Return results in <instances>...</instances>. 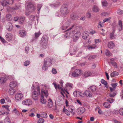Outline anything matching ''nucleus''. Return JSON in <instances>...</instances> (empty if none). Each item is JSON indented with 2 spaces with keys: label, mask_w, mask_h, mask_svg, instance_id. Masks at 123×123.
I'll list each match as a JSON object with an SVG mask.
<instances>
[{
  "label": "nucleus",
  "mask_w": 123,
  "mask_h": 123,
  "mask_svg": "<svg viewBox=\"0 0 123 123\" xmlns=\"http://www.w3.org/2000/svg\"><path fill=\"white\" fill-rule=\"evenodd\" d=\"M75 32L74 30L68 31L66 33L64 36L65 38H69L71 37L74 35L73 37V41L74 42H76L80 37V33L79 32H76L74 34Z\"/></svg>",
  "instance_id": "1"
},
{
  "label": "nucleus",
  "mask_w": 123,
  "mask_h": 123,
  "mask_svg": "<svg viewBox=\"0 0 123 123\" xmlns=\"http://www.w3.org/2000/svg\"><path fill=\"white\" fill-rule=\"evenodd\" d=\"M48 95V92L47 91L43 90H42L40 101L41 104L45 105L46 104L47 101L46 99L44 98V95H45L46 98H47Z\"/></svg>",
  "instance_id": "2"
},
{
  "label": "nucleus",
  "mask_w": 123,
  "mask_h": 123,
  "mask_svg": "<svg viewBox=\"0 0 123 123\" xmlns=\"http://www.w3.org/2000/svg\"><path fill=\"white\" fill-rule=\"evenodd\" d=\"M25 14L26 15H29L30 13L33 12L35 9V7L31 3H29L26 7Z\"/></svg>",
  "instance_id": "3"
},
{
  "label": "nucleus",
  "mask_w": 123,
  "mask_h": 123,
  "mask_svg": "<svg viewBox=\"0 0 123 123\" xmlns=\"http://www.w3.org/2000/svg\"><path fill=\"white\" fill-rule=\"evenodd\" d=\"M63 82L62 80L60 82V85L59 84L57 85L55 83H53V84L55 88L56 89L58 88L59 89H62V91L61 92V94L63 95L64 97H65V96L64 94V93H65V91L68 94H69L68 92L67 91V89H65L64 90L62 89V87L63 84Z\"/></svg>",
  "instance_id": "4"
},
{
  "label": "nucleus",
  "mask_w": 123,
  "mask_h": 123,
  "mask_svg": "<svg viewBox=\"0 0 123 123\" xmlns=\"http://www.w3.org/2000/svg\"><path fill=\"white\" fill-rule=\"evenodd\" d=\"M48 39L47 36L46 35H43L41 41V44L44 48H45L48 44Z\"/></svg>",
  "instance_id": "5"
},
{
  "label": "nucleus",
  "mask_w": 123,
  "mask_h": 123,
  "mask_svg": "<svg viewBox=\"0 0 123 123\" xmlns=\"http://www.w3.org/2000/svg\"><path fill=\"white\" fill-rule=\"evenodd\" d=\"M60 11L62 14L64 16L67 15L69 12L68 6L65 5L62 6L61 7Z\"/></svg>",
  "instance_id": "6"
},
{
  "label": "nucleus",
  "mask_w": 123,
  "mask_h": 123,
  "mask_svg": "<svg viewBox=\"0 0 123 123\" xmlns=\"http://www.w3.org/2000/svg\"><path fill=\"white\" fill-rule=\"evenodd\" d=\"M82 72V71L79 69H76L72 73V75L74 77H78L80 75Z\"/></svg>",
  "instance_id": "7"
},
{
  "label": "nucleus",
  "mask_w": 123,
  "mask_h": 123,
  "mask_svg": "<svg viewBox=\"0 0 123 123\" xmlns=\"http://www.w3.org/2000/svg\"><path fill=\"white\" fill-rule=\"evenodd\" d=\"M44 63L49 67L51 66L52 64V61L51 59L49 58H45L44 60Z\"/></svg>",
  "instance_id": "8"
},
{
  "label": "nucleus",
  "mask_w": 123,
  "mask_h": 123,
  "mask_svg": "<svg viewBox=\"0 0 123 123\" xmlns=\"http://www.w3.org/2000/svg\"><path fill=\"white\" fill-rule=\"evenodd\" d=\"M23 97V95L22 93H17L15 96V98L17 101H20Z\"/></svg>",
  "instance_id": "9"
},
{
  "label": "nucleus",
  "mask_w": 123,
  "mask_h": 123,
  "mask_svg": "<svg viewBox=\"0 0 123 123\" xmlns=\"http://www.w3.org/2000/svg\"><path fill=\"white\" fill-rule=\"evenodd\" d=\"M32 97L34 100H37L38 98V92L36 91H34L32 93Z\"/></svg>",
  "instance_id": "10"
},
{
  "label": "nucleus",
  "mask_w": 123,
  "mask_h": 123,
  "mask_svg": "<svg viewBox=\"0 0 123 123\" xmlns=\"http://www.w3.org/2000/svg\"><path fill=\"white\" fill-rule=\"evenodd\" d=\"M32 102L31 100L30 99L25 100L22 102V104L24 105H31L32 104Z\"/></svg>",
  "instance_id": "11"
},
{
  "label": "nucleus",
  "mask_w": 123,
  "mask_h": 123,
  "mask_svg": "<svg viewBox=\"0 0 123 123\" xmlns=\"http://www.w3.org/2000/svg\"><path fill=\"white\" fill-rule=\"evenodd\" d=\"M89 32L86 31H84L82 34V37L84 39H87V37L89 36Z\"/></svg>",
  "instance_id": "12"
},
{
  "label": "nucleus",
  "mask_w": 123,
  "mask_h": 123,
  "mask_svg": "<svg viewBox=\"0 0 123 123\" xmlns=\"http://www.w3.org/2000/svg\"><path fill=\"white\" fill-rule=\"evenodd\" d=\"M74 109V107L73 106L70 105L68 108V111L70 112L73 115H74L75 114V112Z\"/></svg>",
  "instance_id": "13"
},
{
  "label": "nucleus",
  "mask_w": 123,
  "mask_h": 123,
  "mask_svg": "<svg viewBox=\"0 0 123 123\" xmlns=\"http://www.w3.org/2000/svg\"><path fill=\"white\" fill-rule=\"evenodd\" d=\"M19 33L20 36L22 37L25 36L26 34V32L23 30H20L19 31Z\"/></svg>",
  "instance_id": "14"
},
{
  "label": "nucleus",
  "mask_w": 123,
  "mask_h": 123,
  "mask_svg": "<svg viewBox=\"0 0 123 123\" xmlns=\"http://www.w3.org/2000/svg\"><path fill=\"white\" fill-rule=\"evenodd\" d=\"M85 95L87 97H92V92L88 90L85 91Z\"/></svg>",
  "instance_id": "15"
},
{
  "label": "nucleus",
  "mask_w": 123,
  "mask_h": 123,
  "mask_svg": "<svg viewBox=\"0 0 123 123\" xmlns=\"http://www.w3.org/2000/svg\"><path fill=\"white\" fill-rule=\"evenodd\" d=\"M53 103L51 99L49 98L48 101V106L49 108H51L53 105Z\"/></svg>",
  "instance_id": "16"
},
{
  "label": "nucleus",
  "mask_w": 123,
  "mask_h": 123,
  "mask_svg": "<svg viewBox=\"0 0 123 123\" xmlns=\"http://www.w3.org/2000/svg\"><path fill=\"white\" fill-rule=\"evenodd\" d=\"M85 111V109L83 107H80L77 109V111L79 114H82Z\"/></svg>",
  "instance_id": "17"
},
{
  "label": "nucleus",
  "mask_w": 123,
  "mask_h": 123,
  "mask_svg": "<svg viewBox=\"0 0 123 123\" xmlns=\"http://www.w3.org/2000/svg\"><path fill=\"white\" fill-rule=\"evenodd\" d=\"M17 85V82L15 81H13L11 82L9 84L10 87L12 88H14Z\"/></svg>",
  "instance_id": "18"
},
{
  "label": "nucleus",
  "mask_w": 123,
  "mask_h": 123,
  "mask_svg": "<svg viewBox=\"0 0 123 123\" xmlns=\"http://www.w3.org/2000/svg\"><path fill=\"white\" fill-rule=\"evenodd\" d=\"M97 89L96 87L94 86H91L88 88V90L91 92H93L95 91Z\"/></svg>",
  "instance_id": "19"
},
{
  "label": "nucleus",
  "mask_w": 123,
  "mask_h": 123,
  "mask_svg": "<svg viewBox=\"0 0 123 123\" xmlns=\"http://www.w3.org/2000/svg\"><path fill=\"white\" fill-rule=\"evenodd\" d=\"M108 43V47L110 49H112L114 46V44L113 41L109 42Z\"/></svg>",
  "instance_id": "20"
},
{
  "label": "nucleus",
  "mask_w": 123,
  "mask_h": 123,
  "mask_svg": "<svg viewBox=\"0 0 123 123\" xmlns=\"http://www.w3.org/2000/svg\"><path fill=\"white\" fill-rule=\"evenodd\" d=\"M70 17L73 20H76L79 17L78 16L74 13L72 14L71 15Z\"/></svg>",
  "instance_id": "21"
},
{
  "label": "nucleus",
  "mask_w": 123,
  "mask_h": 123,
  "mask_svg": "<svg viewBox=\"0 0 123 123\" xmlns=\"http://www.w3.org/2000/svg\"><path fill=\"white\" fill-rule=\"evenodd\" d=\"M93 12H97L99 11V9L98 7L95 5H94L92 8Z\"/></svg>",
  "instance_id": "22"
},
{
  "label": "nucleus",
  "mask_w": 123,
  "mask_h": 123,
  "mask_svg": "<svg viewBox=\"0 0 123 123\" xmlns=\"http://www.w3.org/2000/svg\"><path fill=\"white\" fill-rule=\"evenodd\" d=\"M92 75L91 73L89 71H87L86 72L84 73V75L85 77H88Z\"/></svg>",
  "instance_id": "23"
},
{
  "label": "nucleus",
  "mask_w": 123,
  "mask_h": 123,
  "mask_svg": "<svg viewBox=\"0 0 123 123\" xmlns=\"http://www.w3.org/2000/svg\"><path fill=\"white\" fill-rule=\"evenodd\" d=\"M38 83H35L33 84L32 85L31 87V89H34L35 88V87H36L37 91L38 90Z\"/></svg>",
  "instance_id": "24"
},
{
  "label": "nucleus",
  "mask_w": 123,
  "mask_h": 123,
  "mask_svg": "<svg viewBox=\"0 0 123 123\" xmlns=\"http://www.w3.org/2000/svg\"><path fill=\"white\" fill-rule=\"evenodd\" d=\"M47 114L46 113L43 112L40 114H39V118L40 117H43L46 118L47 117Z\"/></svg>",
  "instance_id": "25"
},
{
  "label": "nucleus",
  "mask_w": 123,
  "mask_h": 123,
  "mask_svg": "<svg viewBox=\"0 0 123 123\" xmlns=\"http://www.w3.org/2000/svg\"><path fill=\"white\" fill-rule=\"evenodd\" d=\"M6 20L8 21H11L12 19V17L10 14H8L6 15Z\"/></svg>",
  "instance_id": "26"
},
{
  "label": "nucleus",
  "mask_w": 123,
  "mask_h": 123,
  "mask_svg": "<svg viewBox=\"0 0 123 123\" xmlns=\"http://www.w3.org/2000/svg\"><path fill=\"white\" fill-rule=\"evenodd\" d=\"M104 107L107 108H109L110 107V105L109 103L107 102H105L103 104Z\"/></svg>",
  "instance_id": "27"
},
{
  "label": "nucleus",
  "mask_w": 123,
  "mask_h": 123,
  "mask_svg": "<svg viewBox=\"0 0 123 123\" xmlns=\"http://www.w3.org/2000/svg\"><path fill=\"white\" fill-rule=\"evenodd\" d=\"M12 34L10 33H8L6 36V39L9 40L12 38Z\"/></svg>",
  "instance_id": "28"
},
{
  "label": "nucleus",
  "mask_w": 123,
  "mask_h": 123,
  "mask_svg": "<svg viewBox=\"0 0 123 123\" xmlns=\"http://www.w3.org/2000/svg\"><path fill=\"white\" fill-rule=\"evenodd\" d=\"M118 75V73L116 71H114L112 72L110 74L111 77H112L117 76Z\"/></svg>",
  "instance_id": "29"
},
{
  "label": "nucleus",
  "mask_w": 123,
  "mask_h": 123,
  "mask_svg": "<svg viewBox=\"0 0 123 123\" xmlns=\"http://www.w3.org/2000/svg\"><path fill=\"white\" fill-rule=\"evenodd\" d=\"M118 25L119 26V31H121L122 28V24L121 20H119L118 22Z\"/></svg>",
  "instance_id": "30"
},
{
  "label": "nucleus",
  "mask_w": 123,
  "mask_h": 123,
  "mask_svg": "<svg viewBox=\"0 0 123 123\" xmlns=\"http://www.w3.org/2000/svg\"><path fill=\"white\" fill-rule=\"evenodd\" d=\"M66 87L67 88H69V89H71L73 88V85L71 83H68L66 84Z\"/></svg>",
  "instance_id": "31"
},
{
  "label": "nucleus",
  "mask_w": 123,
  "mask_h": 123,
  "mask_svg": "<svg viewBox=\"0 0 123 123\" xmlns=\"http://www.w3.org/2000/svg\"><path fill=\"white\" fill-rule=\"evenodd\" d=\"M7 80L6 77H1L0 78V82L1 83H3L6 82Z\"/></svg>",
  "instance_id": "32"
},
{
  "label": "nucleus",
  "mask_w": 123,
  "mask_h": 123,
  "mask_svg": "<svg viewBox=\"0 0 123 123\" xmlns=\"http://www.w3.org/2000/svg\"><path fill=\"white\" fill-rule=\"evenodd\" d=\"M111 61H112L111 62V63L112 65L115 68H117V64L115 62L113 61V59H111Z\"/></svg>",
  "instance_id": "33"
},
{
  "label": "nucleus",
  "mask_w": 123,
  "mask_h": 123,
  "mask_svg": "<svg viewBox=\"0 0 123 123\" xmlns=\"http://www.w3.org/2000/svg\"><path fill=\"white\" fill-rule=\"evenodd\" d=\"M8 4V2L6 0L2 1L1 2V5L3 6H6Z\"/></svg>",
  "instance_id": "34"
},
{
  "label": "nucleus",
  "mask_w": 123,
  "mask_h": 123,
  "mask_svg": "<svg viewBox=\"0 0 123 123\" xmlns=\"http://www.w3.org/2000/svg\"><path fill=\"white\" fill-rule=\"evenodd\" d=\"M15 90L12 88H11L9 89V93L11 95H13L15 93Z\"/></svg>",
  "instance_id": "35"
},
{
  "label": "nucleus",
  "mask_w": 123,
  "mask_h": 123,
  "mask_svg": "<svg viewBox=\"0 0 123 123\" xmlns=\"http://www.w3.org/2000/svg\"><path fill=\"white\" fill-rule=\"evenodd\" d=\"M25 20V17H20L19 20V23L20 24H22L24 22Z\"/></svg>",
  "instance_id": "36"
},
{
  "label": "nucleus",
  "mask_w": 123,
  "mask_h": 123,
  "mask_svg": "<svg viewBox=\"0 0 123 123\" xmlns=\"http://www.w3.org/2000/svg\"><path fill=\"white\" fill-rule=\"evenodd\" d=\"M52 7H57L60 5V3L59 2H57L54 4H50L49 5Z\"/></svg>",
  "instance_id": "37"
},
{
  "label": "nucleus",
  "mask_w": 123,
  "mask_h": 123,
  "mask_svg": "<svg viewBox=\"0 0 123 123\" xmlns=\"http://www.w3.org/2000/svg\"><path fill=\"white\" fill-rule=\"evenodd\" d=\"M74 52H73L71 53H70V54L72 56L73 55H74L76 53V52L78 51V49L77 47H74Z\"/></svg>",
  "instance_id": "38"
},
{
  "label": "nucleus",
  "mask_w": 123,
  "mask_h": 123,
  "mask_svg": "<svg viewBox=\"0 0 123 123\" xmlns=\"http://www.w3.org/2000/svg\"><path fill=\"white\" fill-rule=\"evenodd\" d=\"M115 30H113V31L111 33H110V38L111 39H113L114 38V33L115 32Z\"/></svg>",
  "instance_id": "39"
},
{
  "label": "nucleus",
  "mask_w": 123,
  "mask_h": 123,
  "mask_svg": "<svg viewBox=\"0 0 123 123\" xmlns=\"http://www.w3.org/2000/svg\"><path fill=\"white\" fill-rule=\"evenodd\" d=\"M108 3L106 0H104L102 1V5L103 7H105L107 5Z\"/></svg>",
  "instance_id": "40"
},
{
  "label": "nucleus",
  "mask_w": 123,
  "mask_h": 123,
  "mask_svg": "<svg viewBox=\"0 0 123 123\" xmlns=\"http://www.w3.org/2000/svg\"><path fill=\"white\" fill-rule=\"evenodd\" d=\"M49 67L48 66L46 65L44 63L42 68L43 70L46 71L48 69V68Z\"/></svg>",
  "instance_id": "41"
},
{
  "label": "nucleus",
  "mask_w": 123,
  "mask_h": 123,
  "mask_svg": "<svg viewBox=\"0 0 123 123\" xmlns=\"http://www.w3.org/2000/svg\"><path fill=\"white\" fill-rule=\"evenodd\" d=\"M96 48H97L96 45L95 44H93L92 46L89 47L88 48L89 49H95Z\"/></svg>",
  "instance_id": "42"
},
{
  "label": "nucleus",
  "mask_w": 123,
  "mask_h": 123,
  "mask_svg": "<svg viewBox=\"0 0 123 123\" xmlns=\"http://www.w3.org/2000/svg\"><path fill=\"white\" fill-rule=\"evenodd\" d=\"M80 92L78 91H74L73 92V95H74V96L75 97H77V95H78L79 94V95L81 96L80 93Z\"/></svg>",
  "instance_id": "43"
},
{
  "label": "nucleus",
  "mask_w": 123,
  "mask_h": 123,
  "mask_svg": "<svg viewBox=\"0 0 123 123\" xmlns=\"http://www.w3.org/2000/svg\"><path fill=\"white\" fill-rule=\"evenodd\" d=\"M5 123H11L10 119L8 117H6L4 120Z\"/></svg>",
  "instance_id": "44"
},
{
  "label": "nucleus",
  "mask_w": 123,
  "mask_h": 123,
  "mask_svg": "<svg viewBox=\"0 0 123 123\" xmlns=\"http://www.w3.org/2000/svg\"><path fill=\"white\" fill-rule=\"evenodd\" d=\"M105 54L107 56H110L111 55V53L110 52L108 49H106L105 51Z\"/></svg>",
  "instance_id": "45"
},
{
  "label": "nucleus",
  "mask_w": 123,
  "mask_h": 123,
  "mask_svg": "<svg viewBox=\"0 0 123 123\" xmlns=\"http://www.w3.org/2000/svg\"><path fill=\"white\" fill-rule=\"evenodd\" d=\"M68 26V25H67V23L64 24L62 27V29L63 30H65L66 29Z\"/></svg>",
  "instance_id": "46"
},
{
  "label": "nucleus",
  "mask_w": 123,
  "mask_h": 123,
  "mask_svg": "<svg viewBox=\"0 0 123 123\" xmlns=\"http://www.w3.org/2000/svg\"><path fill=\"white\" fill-rule=\"evenodd\" d=\"M106 100L108 101L110 103H111L114 102V100L111 98H110L107 99Z\"/></svg>",
  "instance_id": "47"
},
{
  "label": "nucleus",
  "mask_w": 123,
  "mask_h": 123,
  "mask_svg": "<svg viewBox=\"0 0 123 123\" xmlns=\"http://www.w3.org/2000/svg\"><path fill=\"white\" fill-rule=\"evenodd\" d=\"M117 94V93L115 92H113V93H110L109 94V96L110 97H114Z\"/></svg>",
  "instance_id": "48"
},
{
  "label": "nucleus",
  "mask_w": 123,
  "mask_h": 123,
  "mask_svg": "<svg viewBox=\"0 0 123 123\" xmlns=\"http://www.w3.org/2000/svg\"><path fill=\"white\" fill-rule=\"evenodd\" d=\"M101 82L102 84H103L105 85V86L107 85V82L103 79H101Z\"/></svg>",
  "instance_id": "49"
},
{
  "label": "nucleus",
  "mask_w": 123,
  "mask_h": 123,
  "mask_svg": "<svg viewBox=\"0 0 123 123\" xmlns=\"http://www.w3.org/2000/svg\"><path fill=\"white\" fill-rule=\"evenodd\" d=\"M38 37V33H35V36L34 38V40H36L37 39Z\"/></svg>",
  "instance_id": "50"
},
{
  "label": "nucleus",
  "mask_w": 123,
  "mask_h": 123,
  "mask_svg": "<svg viewBox=\"0 0 123 123\" xmlns=\"http://www.w3.org/2000/svg\"><path fill=\"white\" fill-rule=\"evenodd\" d=\"M9 27L7 28V30L9 31H11L13 28V26L11 24H10L9 25Z\"/></svg>",
  "instance_id": "51"
},
{
  "label": "nucleus",
  "mask_w": 123,
  "mask_h": 123,
  "mask_svg": "<svg viewBox=\"0 0 123 123\" xmlns=\"http://www.w3.org/2000/svg\"><path fill=\"white\" fill-rule=\"evenodd\" d=\"M96 57V56L95 55H92L90 56L88 58V59L91 60L93 59Z\"/></svg>",
  "instance_id": "52"
},
{
  "label": "nucleus",
  "mask_w": 123,
  "mask_h": 123,
  "mask_svg": "<svg viewBox=\"0 0 123 123\" xmlns=\"http://www.w3.org/2000/svg\"><path fill=\"white\" fill-rule=\"evenodd\" d=\"M30 64V61H25L24 62V65L25 66H26L29 65Z\"/></svg>",
  "instance_id": "53"
},
{
  "label": "nucleus",
  "mask_w": 123,
  "mask_h": 123,
  "mask_svg": "<svg viewBox=\"0 0 123 123\" xmlns=\"http://www.w3.org/2000/svg\"><path fill=\"white\" fill-rule=\"evenodd\" d=\"M117 83H112L111 84V85L113 88H115V89L116 88V87L117 86Z\"/></svg>",
  "instance_id": "54"
},
{
  "label": "nucleus",
  "mask_w": 123,
  "mask_h": 123,
  "mask_svg": "<svg viewBox=\"0 0 123 123\" xmlns=\"http://www.w3.org/2000/svg\"><path fill=\"white\" fill-rule=\"evenodd\" d=\"M117 13L119 15H121L123 14V11L121 10L120 9H119L117 11Z\"/></svg>",
  "instance_id": "55"
},
{
  "label": "nucleus",
  "mask_w": 123,
  "mask_h": 123,
  "mask_svg": "<svg viewBox=\"0 0 123 123\" xmlns=\"http://www.w3.org/2000/svg\"><path fill=\"white\" fill-rule=\"evenodd\" d=\"M52 72L53 74H56L57 73V72L56 69L53 68L52 70Z\"/></svg>",
  "instance_id": "56"
},
{
  "label": "nucleus",
  "mask_w": 123,
  "mask_h": 123,
  "mask_svg": "<svg viewBox=\"0 0 123 123\" xmlns=\"http://www.w3.org/2000/svg\"><path fill=\"white\" fill-rule=\"evenodd\" d=\"M29 49V47L27 46L26 47L25 49V52L27 54L28 52V51Z\"/></svg>",
  "instance_id": "57"
},
{
  "label": "nucleus",
  "mask_w": 123,
  "mask_h": 123,
  "mask_svg": "<svg viewBox=\"0 0 123 123\" xmlns=\"http://www.w3.org/2000/svg\"><path fill=\"white\" fill-rule=\"evenodd\" d=\"M44 120L42 118H39V123H43Z\"/></svg>",
  "instance_id": "58"
},
{
  "label": "nucleus",
  "mask_w": 123,
  "mask_h": 123,
  "mask_svg": "<svg viewBox=\"0 0 123 123\" xmlns=\"http://www.w3.org/2000/svg\"><path fill=\"white\" fill-rule=\"evenodd\" d=\"M98 25H99L101 27H103L104 26V24L102 22L100 21L99 22Z\"/></svg>",
  "instance_id": "59"
},
{
  "label": "nucleus",
  "mask_w": 123,
  "mask_h": 123,
  "mask_svg": "<svg viewBox=\"0 0 123 123\" xmlns=\"http://www.w3.org/2000/svg\"><path fill=\"white\" fill-rule=\"evenodd\" d=\"M119 112L121 115H123V109H120L119 111Z\"/></svg>",
  "instance_id": "60"
},
{
  "label": "nucleus",
  "mask_w": 123,
  "mask_h": 123,
  "mask_svg": "<svg viewBox=\"0 0 123 123\" xmlns=\"http://www.w3.org/2000/svg\"><path fill=\"white\" fill-rule=\"evenodd\" d=\"M91 14L89 12H88L86 14V17L88 18H90L91 17Z\"/></svg>",
  "instance_id": "61"
},
{
  "label": "nucleus",
  "mask_w": 123,
  "mask_h": 123,
  "mask_svg": "<svg viewBox=\"0 0 123 123\" xmlns=\"http://www.w3.org/2000/svg\"><path fill=\"white\" fill-rule=\"evenodd\" d=\"M101 42V40L100 39H95V42L96 44H97L98 43L100 42Z\"/></svg>",
  "instance_id": "62"
},
{
  "label": "nucleus",
  "mask_w": 123,
  "mask_h": 123,
  "mask_svg": "<svg viewBox=\"0 0 123 123\" xmlns=\"http://www.w3.org/2000/svg\"><path fill=\"white\" fill-rule=\"evenodd\" d=\"M83 47H84L86 48L88 47V44L86 42H85L83 43Z\"/></svg>",
  "instance_id": "63"
},
{
  "label": "nucleus",
  "mask_w": 123,
  "mask_h": 123,
  "mask_svg": "<svg viewBox=\"0 0 123 123\" xmlns=\"http://www.w3.org/2000/svg\"><path fill=\"white\" fill-rule=\"evenodd\" d=\"M35 115L33 113L31 112L30 113L29 115V116L31 117H33L35 116Z\"/></svg>",
  "instance_id": "64"
}]
</instances>
